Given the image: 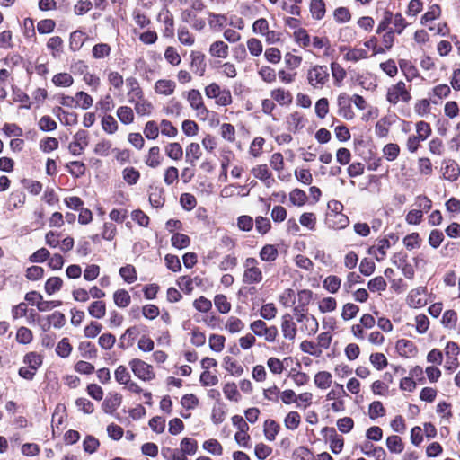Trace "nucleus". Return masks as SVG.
Returning <instances> with one entry per match:
<instances>
[{"label":"nucleus","instance_id":"obj_11","mask_svg":"<svg viewBox=\"0 0 460 460\" xmlns=\"http://www.w3.org/2000/svg\"><path fill=\"white\" fill-rule=\"evenodd\" d=\"M181 19L183 22L190 24V27L197 31H201L206 27L205 19L199 17L198 13L191 10L184 9L181 13Z\"/></svg>","mask_w":460,"mask_h":460},{"label":"nucleus","instance_id":"obj_62","mask_svg":"<svg viewBox=\"0 0 460 460\" xmlns=\"http://www.w3.org/2000/svg\"><path fill=\"white\" fill-rule=\"evenodd\" d=\"M289 200L294 206L302 207L307 201L305 192L300 189H294L289 193Z\"/></svg>","mask_w":460,"mask_h":460},{"label":"nucleus","instance_id":"obj_18","mask_svg":"<svg viewBox=\"0 0 460 460\" xmlns=\"http://www.w3.org/2000/svg\"><path fill=\"white\" fill-rule=\"evenodd\" d=\"M176 89V83L171 79H159L155 83L154 90L156 94L170 96Z\"/></svg>","mask_w":460,"mask_h":460},{"label":"nucleus","instance_id":"obj_30","mask_svg":"<svg viewBox=\"0 0 460 460\" xmlns=\"http://www.w3.org/2000/svg\"><path fill=\"white\" fill-rule=\"evenodd\" d=\"M88 314L95 318L102 319L106 314V305L102 300H96L92 302L88 306Z\"/></svg>","mask_w":460,"mask_h":460},{"label":"nucleus","instance_id":"obj_25","mask_svg":"<svg viewBox=\"0 0 460 460\" xmlns=\"http://www.w3.org/2000/svg\"><path fill=\"white\" fill-rule=\"evenodd\" d=\"M208 23L213 31H221L227 23V18L225 14L208 13Z\"/></svg>","mask_w":460,"mask_h":460},{"label":"nucleus","instance_id":"obj_31","mask_svg":"<svg viewBox=\"0 0 460 460\" xmlns=\"http://www.w3.org/2000/svg\"><path fill=\"white\" fill-rule=\"evenodd\" d=\"M162 155L158 146H153L148 150L145 163L151 168H156L161 164Z\"/></svg>","mask_w":460,"mask_h":460},{"label":"nucleus","instance_id":"obj_26","mask_svg":"<svg viewBox=\"0 0 460 460\" xmlns=\"http://www.w3.org/2000/svg\"><path fill=\"white\" fill-rule=\"evenodd\" d=\"M271 98L280 105H288L292 102V94L283 88H277L270 92Z\"/></svg>","mask_w":460,"mask_h":460},{"label":"nucleus","instance_id":"obj_41","mask_svg":"<svg viewBox=\"0 0 460 460\" xmlns=\"http://www.w3.org/2000/svg\"><path fill=\"white\" fill-rule=\"evenodd\" d=\"M165 154L172 160L179 161L182 158L183 149L178 142H172L165 146Z\"/></svg>","mask_w":460,"mask_h":460},{"label":"nucleus","instance_id":"obj_50","mask_svg":"<svg viewBox=\"0 0 460 460\" xmlns=\"http://www.w3.org/2000/svg\"><path fill=\"white\" fill-rule=\"evenodd\" d=\"M199 283L200 279L199 278L192 279L190 276H182L178 280L179 288L186 294L191 293L194 289V284L198 285Z\"/></svg>","mask_w":460,"mask_h":460},{"label":"nucleus","instance_id":"obj_46","mask_svg":"<svg viewBox=\"0 0 460 460\" xmlns=\"http://www.w3.org/2000/svg\"><path fill=\"white\" fill-rule=\"evenodd\" d=\"M301 423V415L296 411H289L284 419V426L287 429L296 430Z\"/></svg>","mask_w":460,"mask_h":460},{"label":"nucleus","instance_id":"obj_23","mask_svg":"<svg viewBox=\"0 0 460 460\" xmlns=\"http://www.w3.org/2000/svg\"><path fill=\"white\" fill-rule=\"evenodd\" d=\"M327 224L334 229H342L349 225V218L342 213H327Z\"/></svg>","mask_w":460,"mask_h":460},{"label":"nucleus","instance_id":"obj_5","mask_svg":"<svg viewBox=\"0 0 460 460\" xmlns=\"http://www.w3.org/2000/svg\"><path fill=\"white\" fill-rule=\"evenodd\" d=\"M250 330L255 336L263 338L267 342H274L279 333L275 325L268 326L262 320H255L251 323Z\"/></svg>","mask_w":460,"mask_h":460},{"label":"nucleus","instance_id":"obj_54","mask_svg":"<svg viewBox=\"0 0 460 460\" xmlns=\"http://www.w3.org/2000/svg\"><path fill=\"white\" fill-rule=\"evenodd\" d=\"M202 447L208 453L219 456L223 454V447L222 445L215 438H210L204 441Z\"/></svg>","mask_w":460,"mask_h":460},{"label":"nucleus","instance_id":"obj_6","mask_svg":"<svg viewBox=\"0 0 460 460\" xmlns=\"http://www.w3.org/2000/svg\"><path fill=\"white\" fill-rule=\"evenodd\" d=\"M128 366L136 377L143 381H151L155 378L153 367L140 358H132Z\"/></svg>","mask_w":460,"mask_h":460},{"label":"nucleus","instance_id":"obj_47","mask_svg":"<svg viewBox=\"0 0 460 460\" xmlns=\"http://www.w3.org/2000/svg\"><path fill=\"white\" fill-rule=\"evenodd\" d=\"M177 36L179 41L184 46L191 47L195 43L194 35L190 31V30L186 26L179 27Z\"/></svg>","mask_w":460,"mask_h":460},{"label":"nucleus","instance_id":"obj_17","mask_svg":"<svg viewBox=\"0 0 460 460\" xmlns=\"http://www.w3.org/2000/svg\"><path fill=\"white\" fill-rule=\"evenodd\" d=\"M251 172L255 178L262 181L268 188L274 182V179L272 178V174L267 164L256 165L251 170Z\"/></svg>","mask_w":460,"mask_h":460},{"label":"nucleus","instance_id":"obj_36","mask_svg":"<svg viewBox=\"0 0 460 460\" xmlns=\"http://www.w3.org/2000/svg\"><path fill=\"white\" fill-rule=\"evenodd\" d=\"M75 108H81L83 110H87L91 108L93 104V99L90 94L84 91L77 92L75 94Z\"/></svg>","mask_w":460,"mask_h":460},{"label":"nucleus","instance_id":"obj_40","mask_svg":"<svg viewBox=\"0 0 460 460\" xmlns=\"http://www.w3.org/2000/svg\"><path fill=\"white\" fill-rule=\"evenodd\" d=\"M280 430V426L273 420H267L264 422V435L269 441L275 440L278 433Z\"/></svg>","mask_w":460,"mask_h":460},{"label":"nucleus","instance_id":"obj_34","mask_svg":"<svg viewBox=\"0 0 460 460\" xmlns=\"http://www.w3.org/2000/svg\"><path fill=\"white\" fill-rule=\"evenodd\" d=\"M310 13L314 20H322L326 13L323 0H312L310 3Z\"/></svg>","mask_w":460,"mask_h":460},{"label":"nucleus","instance_id":"obj_1","mask_svg":"<svg viewBox=\"0 0 460 460\" xmlns=\"http://www.w3.org/2000/svg\"><path fill=\"white\" fill-rule=\"evenodd\" d=\"M385 99L392 105L399 102L408 103L411 100V85H406L403 81L390 85L387 88Z\"/></svg>","mask_w":460,"mask_h":460},{"label":"nucleus","instance_id":"obj_57","mask_svg":"<svg viewBox=\"0 0 460 460\" xmlns=\"http://www.w3.org/2000/svg\"><path fill=\"white\" fill-rule=\"evenodd\" d=\"M149 202L152 207L158 208L164 204V197L163 189L155 188L149 193Z\"/></svg>","mask_w":460,"mask_h":460},{"label":"nucleus","instance_id":"obj_32","mask_svg":"<svg viewBox=\"0 0 460 460\" xmlns=\"http://www.w3.org/2000/svg\"><path fill=\"white\" fill-rule=\"evenodd\" d=\"M314 383L320 389H327L332 385V376L328 371H320L315 374Z\"/></svg>","mask_w":460,"mask_h":460},{"label":"nucleus","instance_id":"obj_24","mask_svg":"<svg viewBox=\"0 0 460 460\" xmlns=\"http://www.w3.org/2000/svg\"><path fill=\"white\" fill-rule=\"evenodd\" d=\"M130 104L134 106V111L138 116H148L153 111V104L145 96L135 100Z\"/></svg>","mask_w":460,"mask_h":460},{"label":"nucleus","instance_id":"obj_63","mask_svg":"<svg viewBox=\"0 0 460 460\" xmlns=\"http://www.w3.org/2000/svg\"><path fill=\"white\" fill-rule=\"evenodd\" d=\"M52 82L58 87H69L73 84L74 79L68 73H58L53 76Z\"/></svg>","mask_w":460,"mask_h":460},{"label":"nucleus","instance_id":"obj_7","mask_svg":"<svg viewBox=\"0 0 460 460\" xmlns=\"http://www.w3.org/2000/svg\"><path fill=\"white\" fill-rule=\"evenodd\" d=\"M329 79V72L326 66L316 65L307 73L308 84L314 88H322Z\"/></svg>","mask_w":460,"mask_h":460},{"label":"nucleus","instance_id":"obj_56","mask_svg":"<svg viewBox=\"0 0 460 460\" xmlns=\"http://www.w3.org/2000/svg\"><path fill=\"white\" fill-rule=\"evenodd\" d=\"M220 135L228 143H234L236 139L235 128L230 123H223L220 126Z\"/></svg>","mask_w":460,"mask_h":460},{"label":"nucleus","instance_id":"obj_21","mask_svg":"<svg viewBox=\"0 0 460 460\" xmlns=\"http://www.w3.org/2000/svg\"><path fill=\"white\" fill-rule=\"evenodd\" d=\"M190 66L193 72L199 76H202L206 71L205 56L200 52H192L190 54Z\"/></svg>","mask_w":460,"mask_h":460},{"label":"nucleus","instance_id":"obj_59","mask_svg":"<svg viewBox=\"0 0 460 460\" xmlns=\"http://www.w3.org/2000/svg\"><path fill=\"white\" fill-rule=\"evenodd\" d=\"M223 393L226 399L233 402H238L241 398V394L238 392L237 386L233 382H228L223 386Z\"/></svg>","mask_w":460,"mask_h":460},{"label":"nucleus","instance_id":"obj_48","mask_svg":"<svg viewBox=\"0 0 460 460\" xmlns=\"http://www.w3.org/2000/svg\"><path fill=\"white\" fill-rule=\"evenodd\" d=\"M202 155L201 148L198 143H190L186 147V160L191 164L200 158Z\"/></svg>","mask_w":460,"mask_h":460},{"label":"nucleus","instance_id":"obj_38","mask_svg":"<svg viewBox=\"0 0 460 460\" xmlns=\"http://www.w3.org/2000/svg\"><path fill=\"white\" fill-rule=\"evenodd\" d=\"M457 320H458L457 313L453 309H449L443 313L442 318H441V324L445 328L454 330L456 327Z\"/></svg>","mask_w":460,"mask_h":460},{"label":"nucleus","instance_id":"obj_53","mask_svg":"<svg viewBox=\"0 0 460 460\" xmlns=\"http://www.w3.org/2000/svg\"><path fill=\"white\" fill-rule=\"evenodd\" d=\"M112 149V143L109 139L102 138L99 140L93 148L95 155L99 156H108Z\"/></svg>","mask_w":460,"mask_h":460},{"label":"nucleus","instance_id":"obj_51","mask_svg":"<svg viewBox=\"0 0 460 460\" xmlns=\"http://www.w3.org/2000/svg\"><path fill=\"white\" fill-rule=\"evenodd\" d=\"M392 121L388 117L381 118L375 126V132L378 137H385L388 135Z\"/></svg>","mask_w":460,"mask_h":460},{"label":"nucleus","instance_id":"obj_14","mask_svg":"<svg viewBox=\"0 0 460 460\" xmlns=\"http://www.w3.org/2000/svg\"><path fill=\"white\" fill-rule=\"evenodd\" d=\"M270 167L277 172L278 179L281 181H288L290 178V174H285V162L283 155L277 152L271 155L270 158Z\"/></svg>","mask_w":460,"mask_h":460},{"label":"nucleus","instance_id":"obj_55","mask_svg":"<svg viewBox=\"0 0 460 460\" xmlns=\"http://www.w3.org/2000/svg\"><path fill=\"white\" fill-rule=\"evenodd\" d=\"M111 48L107 43L95 44L92 49V55L95 59H102L110 56Z\"/></svg>","mask_w":460,"mask_h":460},{"label":"nucleus","instance_id":"obj_3","mask_svg":"<svg viewBox=\"0 0 460 460\" xmlns=\"http://www.w3.org/2000/svg\"><path fill=\"white\" fill-rule=\"evenodd\" d=\"M243 282L247 285L258 284L262 281L263 274L259 267V261L253 257H248L243 261Z\"/></svg>","mask_w":460,"mask_h":460},{"label":"nucleus","instance_id":"obj_43","mask_svg":"<svg viewBox=\"0 0 460 460\" xmlns=\"http://www.w3.org/2000/svg\"><path fill=\"white\" fill-rule=\"evenodd\" d=\"M341 279L335 275L327 276L323 281V288L331 294L337 293L341 288Z\"/></svg>","mask_w":460,"mask_h":460},{"label":"nucleus","instance_id":"obj_61","mask_svg":"<svg viewBox=\"0 0 460 460\" xmlns=\"http://www.w3.org/2000/svg\"><path fill=\"white\" fill-rule=\"evenodd\" d=\"M23 363L37 371L42 364V357L36 352H30L24 356Z\"/></svg>","mask_w":460,"mask_h":460},{"label":"nucleus","instance_id":"obj_22","mask_svg":"<svg viewBox=\"0 0 460 460\" xmlns=\"http://www.w3.org/2000/svg\"><path fill=\"white\" fill-rule=\"evenodd\" d=\"M347 50L345 53L343 58L346 61L349 62H358L359 60L366 59L368 58L367 51L361 48H353V49H347V48H341V51Z\"/></svg>","mask_w":460,"mask_h":460},{"label":"nucleus","instance_id":"obj_58","mask_svg":"<svg viewBox=\"0 0 460 460\" xmlns=\"http://www.w3.org/2000/svg\"><path fill=\"white\" fill-rule=\"evenodd\" d=\"M180 451L181 453H184L186 455H194L198 449V443L195 439L190 438H184L180 444Z\"/></svg>","mask_w":460,"mask_h":460},{"label":"nucleus","instance_id":"obj_45","mask_svg":"<svg viewBox=\"0 0 460 460\" xmlns=\"http://www.w3.org/2000/svg\"><path fill=\"white\" fill-rule=\"evenodd\" d=\"M318 328V321L314 315H310L304 320L300 327L301 331L305 332L309 336L314 335L317 332Z\"/></svg>","mask_w":460,"mask_h":460},{"label":"nucleus","instance_id":"obj_42","mask_svg":"<svg viewBox=\"0 0 460 460\" xmlns=\"http://www.w3.org/2000/svg\"><path fill=\"white\" fill-rule=\"evenodd\" d=\"M415 130H416L415 136L419 139H420L422 142L427 140L432 133L430 124L424 120H420V121L416 122Z\"/></svg>","mask_w":460,"mask_h":460},{"label":"nucleus","instance_id":"obj_10","mask_svg":"<svg viewBox=\"0 0 460 460\" xmlns=\"http://www.w3.org/2000/svg\"><path fill=\"white\" fill-rule=\"evenodd\" d=\"M427 289L423 287H418L411 289L407 296V304L412 308H421L427 305Z\"/></svg>","mask_w":460,"mask_h":460},{"label":"nucleus","instance_id":"obj_2","mask_svg":"<svg viewBox=\"0 0 460 460\" xmlns=\"http://www.w3.org/2000/svg\"><path fill=\"white\" fill-rule=\"evenodd\" d=\"M204 93L207 98L214 99L218 106H228L233 102V97L229 89H222L217 83L208 84Z\"/></svg>","mask_w":460,"mask_h":460},{"label":"nucleus","instance_id":"obj_64","mask_svg":"<svg viewBox=\"0 0 460 460\" xmlns=\"http://www.w3.org/2000/svg\"><path fill=\"white\" fill-rule=\"evenodd\" d=\"M114 377L119 385H125L129 383L131 375L124 365H119L114 371Z\"/></svg>","mask_w":460,"mask_h":460},{"label":"nucleus","instance_id":"obj_12","mask_svg":"<svg viewBox=\"0 0 460 460\" xmlns=\"http://www.w3.org/2000/svg\"><path fill=\"white\" fill-rule=\"evenodd\" d=\"M280 330L285 340L293 341L296 339L297 328L289 314H285L281 317Z\"/></svg>","mask_w":460,"mask_h":460},{"label":"nucleus","instance_id":"obj_39","mask_svg":"<svg viewBox=\"0 0 460 460\" xmlns=\"http://www.w3.org/2000/svg\"><path fill=\"white\" fill-rule=\"evenodd\" d=\"M386 447L393 454H401L404 449V444L397 435H392L386 438Z\"/></svg>","mask_w":460,"mask_h":460},{"label":"nucleus","instance_id":"obj_9","mask_svg":"<svg viewBox=\"0 0 460 460\" xmlns=\"http://www.w3.org/2000/svg\"><path fill=\"white\" fill-rule=\"evenodd\" d=\"M89 135L85 130H79L69 144L68 149L73 155H80L88 146Z\"/></svg>","mask_w":460,"mask_h":460},{"label":"nucleus","instance_id":"obj_33","mask_svg":"<svg viewBox=\"0 0 460 460\" xmlns=\"http://www.w3.org/2000/svg\"><path fill=\"white\" fill-rule=\"evenodd\" d=\"M86 40V35L82 31H75L70 34L69 47L73 51L79 50Z\"/></svg>","mask_w":460,"mask_h":460},{"label":"nucleus","instance_id":"obj_60","mask_svg":"<svg viewBox=\"0 0 460 460\" xmlns=\"http://www.w3.org/2000/svg\"><path fill=\"white\" fill-rule=\"evenodd\" d=\"M265 139L261 137H256L251 143L249 147V154L254 157H260L263 153V146Z\"/></svg>","mask_w":460,"mask_h":460},{"label":"nucleus","instance_id":"obj_27","mask_svg":"<svg viewBox=\"0 0 460 460\" xmlns=\"http://www.w3.org/2000/svg\"><path fill=\"white\" fill-rule=\"evenodd\" d=\"M116 115L119 121L124 125H129L133 123L135 119L134 110L127 105L119 106L117 110Z\"/></svg>","mask_w":460,"mask_h":460},{"label":"nucleus","instance_id":"obj_37","mask_svg":"<svg viewBox=\"0 0 460 460\" xmlns=\"http://www.w3.org/2000/svg\"><path fill=\"white\" fill-rule=\"evenodd\" d=\"M114 304L120 308L128 306L131 303V296L125 289H118L113 294Z\"/></svg>","mask_w":460,"mask_h":460},{"label":"nucleus","instance_id":"obj_29","mask_svg":"<svg viewBox=\"0 0 460 460\" xmlns=\"http://www.w3.org/2000/svg\"><path fill=\"white\" fill-rule=\"evenodd\" d=\"M226 415V407L223 402H215L211 411V420L214 424L222 423Z\"/></svg>","mask_w":460,"mask_h":460},{"label":"nucleus","instance_id":"obj_35","mask_svg":"<svg viewBox=\"0 0 460 460\" xmlns=\"http://www.w3.org/2000/svg\"><path fill=\"white\" fill-rule=\"evenodd\" d=\"M102 128L109 135L115 134L118 131L119 124L111 115L105 114L101 119Z\"/></svg>","mask_w":460,"mask_h":460},{"label":"nucleus","instance_id":"obj_20","mask_svg":"<svg viewBox=\"0 0 460 460\" xmlns=\"http://www.w3.org/2000/svg\"><path fill=\"white\" fill-rule=\"evenodd\" d=\"M395 348L398 353L405 358L412 357L417 352V348L414 343L406 339L398 340Z\"/></svg>","mask_w":460,"mask_h":460},{"label":"nucleus","instance_id":"obj_19","mask_svg":"<svg viewBox=\"0 0 460 460\" xmlns=\"http://www.w3.org/2000/svg\"><path fill=\"white\" fill-rule=\"evenodd\" d=\"M208 52L213 58L225 59L229 55V47L223 40H216L210 44Z\"/></svg>","mask_w":460,"mask_h":460},{"label":"nucleus","instance_id":"obj_4","mask_svg":"<svg viewBox=\"0 0 460 460\" xmlns=\"http://www.w3.org/2000/svg\"><path fill=\"white\" fill-rule=\"evenodd\" d=\"M187 102L190 107L196 112V116L200 119H207L208 117V110L204 104L203 97L197 89H191L187 92Z\"/></svg>","mask_w":460,"mask_h":460},{"label":"nucleus","instance_id":"obj_8","mask_svg":"<svg viewBox=\"0 0 460 460\" xmlns=\"http://www.w3.org/2000/svg\"><path fill=\"white\" fill-rule=\"evenodd\" d=\"M350 96L341 93L337 97V114L346 120H352L355 113L352 110Z\"/></svg>","mask_w":460,"mask_h":460},{"label":"nucleus","instance_id":"obj_52","mask_svg":"<svg viewBox=\"0 0 460 460\" xmlns=\"http://www.w3.org/2000/svg\"><path fill=\"white\" fill-rule=\"evenodd\" d=\"M278 254V250L274 245L266 244L260 251V259L263 261L271 262L277 259Z\"/></svg>","mask_w":460,"mask_h":460},{"label":"nucleus","instance_id":"obj_16","mask_svg":"<svg viewBox=\"0 0 460 460\" xmlns=\"http://www.w3.org/2000/svg\"><path fill=\"white\" fill-rule=\"evenodd\" d=\"M65 315L62 313L56 311L53 314L48 315L46 319L40 323V326L44 332H47L50 329L51 326L59 329L65 325Z\"/></svg>","mask_w":460,"mask_h":460},{"label":"nucleus","instance_id":"obj_28","mask_svg":"<svg viewBox=\"0 0 460 460\" xmlns=\"http://www.w3.org/2000/svg\"><path fill=\"white\" fill-rule=\"evenodd\" d=\"M223 367L229 374L234 376H240L243 373L242 365L229 356L224 358Z\"/></svg>","mask_w":460,"mask_h":460},{"label":"nucleus","instance_id":"obj_49","mask_svg":"<svg viewBox=\"0 0 460 460\" xmlns=\"http://www.w3.org/2000/svg\"><path fill=\"white\" fill-rule=\"evenodd\" d=\"M244 328L243 322L236 316H229L226 322L225 329L229 333H238Z\"/></svg>","mask_w":460,"mask_h":460},{"label":"nucleus","instance_id":"obj_13","mask_svg":"<svg viewBox=\"0 0 460 460\" xmlns=\"http://www.w3.org/2000/svg\"><path fill=\"white\" fill-rule=\"evenodd\" d=\"M441 172L445 180L455 181L460 176V166L453 159H444L442 162Z\"/></svg>","mask_w":460,"mask_h":460},{"label":"nucleus","instance_id":"obj_15","mask_svg":"<svg viewBox=\"0 0 460 460\" xmlns=\"http://www.w3.org/2000/svg\"><path fill=\"white\" fill-rule=\"evenodd\" d=\"M126 88L128 90L127 96L128 102L131 103L135 100L140 99V97L144 96V92L137 81L135 77H128L125 81Z\"/></svg>","mask_w":460,"mask_h":460},{"label":"nucleus","instance_id":"obj_44","mask_svg":"<svg viewBox=\"0 0 460 460\" xmlns=\"http://www.w3.org/2000/svg\"><path fill=\"white\" fill-rule=\"evenodd\" d=\"M288 129L296 132L304 127V117L301 113L295 111L287 118Z\"/></svg>","mask_w":460,"mask_h":460}]
</instances>
